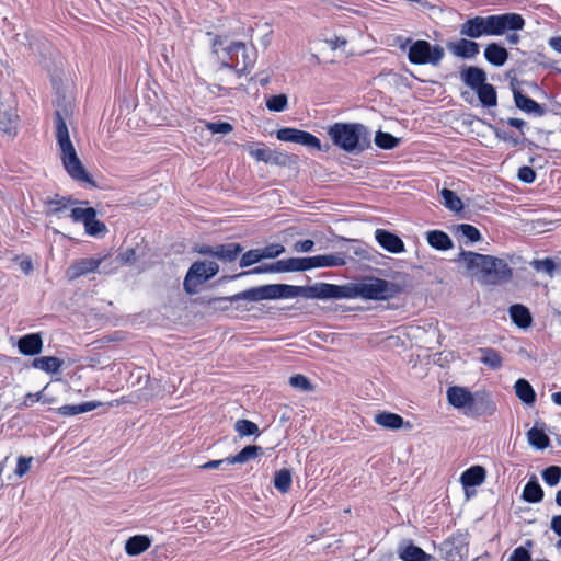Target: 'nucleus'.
Masks as SVG:
<instances>
[{
    "label": "nucleus",
    "mask_w": 561,
    "mask_h": 561,
    "mask_svg": "<svg viewBox=\"0 0 561 561\" xmlns=\"http://www.w3.org/2000/svg\"><path fill=\"white\" fill-rule=\"evenodd\" d=\"M213 49L221 61V67L217 71V79L220 82L230 83L227 77L239 78L254 64L253 54L241 42L215 41Z\"/></svg>",
    "instance_id": "nucleus-1"
},
{
    "label": "nucleus",
    "mask_w": 561,
    "mask_h": 561,
    "mask_svg": "<svg viewBox=\"0 0 561 561\" xmlns=\"http://www.w3.org/2000/svg\"><path fill=\"white\" fill-rule=\"evenodd\" d=\"M56 140L59 158L67 174L76 181L90 182V176L80 161L76 148L70 139L69 130L61 112L56 111Z\"/></svg>",
    "instance_id": "nucleus-2"
},
{
    "label": "nucleus",
    "mask_w": 561,
    "mask_h": 561,
    "mask_svg": "<svg viewBox=\"0 0 561 561\" xmlns=\"http://www.w3.org/2000/svg\"><path fill=\"white\" fill-rule=\"evenodd\" d=\"M328 134L332 142L346 152L363 150L367 131L362 124L335 123L329 127Z\"/></svg>",
    "instance_id": "nucleus-3"
},
{
    "label": "nucleus",
    "mask_w": 561,
    "mask_h": 561,
    "mask_svg": "<svg viewBox=\"0 0 561 561\" xmlns=\"http://www.w3.org/2000/svg\"><path fill=\"white\" fill-rule=\"evenodd\" d=\"M396 286L385 279L368 277L357 283L348 284V299L386 300L393 297Z\"/></svg>",
    "instance_id": "nucleus-4"
},
{
    "label": "nucleus",
    "mask_w": 561,
    "mask_h": 561,
    "mask_svg": "<svg viewBox=\"0 0 561 561\" xmlns=\"http://www.w3.org/2000/svg\"><path fill=\"white\" fill-rule=\"evenodd\" d=\"M408 46V58L411 64L414 65H432L437 66L445 56L444 48L439 45H431L427 41L407 39L405 45Z\"/></svg>",
    "instance_id": "nucleus-5"
},
{
    "label": "nucleus",
    "mask_w": 561,
    "mask_h": 561,
    "mask_svg": "<svg viewBox=\"0 0 561 561\" xmlns=\"http://www.w3.org/2000/svg\"><path fill=\"white\" fill-rule=\"evenodd\" d=\"M218 264L213 261L195 262L184 279V288L188 294L197 291L199 285L218 273Z\"/></svg>",
    "instance_id": "nucleus-6"
},
{
    "label": "nucleus",
    "mask_w": 561,
    "mask_h": 561,
    "mask_svg": "<svg viewBox=\"0 0 561 561\" xmlns=\"http://www.w3.org/2000/svg\"><path fill=\"white\" fill-rule=\"evenodd\" d=\"M348 284L317 283L306 286V299H348Z\"/></svg>",
    "instance_id": "nucleus-7"
},
{
    "label": "nucleus",
    "mask_w": 561,
    "mask_h": 561,
    "mask_svg": "<svg viewBox=\"0 0 561 561\" xmlns=\"http://www.w3.org/2000/svg\"><path fill=\"white\" fill-rule=\"evenodd\" d=\"M457 262L472 276L483 280L491 255L480 254L471 251H461Z\"/></svg>",
    "instance_id": "nucleus-8"
},
{
    "label": "nucleus",
    "mask_w": 561,
    "mask_h": 561,
    "mask_svg": "<svg viewBox=\"0 0 561 561\" xmlns=\"http://www.w3.org/2000/svg\"><path fill=\"white\" fill-rule=\"evenodd\" d=\"M492 36H501L510 31H519L525 26V20L518 13L490 15Z\"/></svg>",
    "instance_id": "nucleus-9"
},
{
    "label": "nucleus",
    "mask_w": 561,
    "mask_h": 561,
    "mask_svg": "<svg viewBox=\"0 0 561 561\" xmlns=\"http://www.w3.org/2000/svg\"><path fill=\"white\" fill-rule=\"evenodd\" d=\"M491 18L474 16L469 19L460 26V34L470 38H479L481 36H492Z\"/></svg>",
    "instance_id": "nucleus-10"
},
{
    "label": "nucleus",
    "mask_w": 561,
    "mask_h": 561,
    "mask_svg": "<svg viewBox=\"0 0 561 561\" xmlns=\"http://www.w3.org/2000/svg\"><path fill=\"white\" fill-rule=\"evenodd\" d=\"M511 275L512 270L508 264L504 260L491 255V262L488 264L482 282L496 284L508 279Z\"/></svg>",
    "instance_id": "nucleus-11"
},
{
    "label": "nucleus",
    "mask_w": 561,
    "mask_h": 561,
    "mask_svg": "<svg viewBox=\"0 0 561 561\" xmlns=\"http://www.w3.org/2000/svg\"><path fill=\"white\" fill-rule=\"evenodd\" d=\"M19 116L15 106L9 103H0V131L14 137L18 134Z\"/></svg>",
    "instance_id": "nucleus-12"
},
{
    "label": "nucleus",
    "mask_w": 561,
    "mask_h": 561,
    "mask_svg": "<svg viewBox=\"0 0 561 561\" xmlns=\"http://www.w3.org/2000/svg\"><path fill=\"white\" fill-rule=\"evenodd\" d=\"M375 239L377 243L389 253L400 254L405 251L402 239L388 230L377 229L375 231Z\"/></svg>",
    "instance_id": "nucleus-13"
},
{
    "label": "nucleus",
    "mask_w": 561,
    "mask_h": 561,
    "mask_svg": "<svg viewBox=\"0 0 561 561\" xmlns=\"http://www.w3.org/2000/svg\"><path fill=\"white\" fill-rule=\"evenodd\" d=\"M103 259L102 257H85L73 262L66 271V275L69 279H76L80 276L88 275L95 272Z\"/></svg>",
    "instance_id": "nucleus-14"
},
{
    "label": "nucleus",
    "mask_w": 561,
    "mask_h": 561,
    "mask_svg": "<svg viewBox=\"0 0 561 561\" xmlns=\"http://www.w3.org/2000/svg\"><path fill=\"white\" fill-rule=\"evenodd\" d=\"M243 149L256 161L271 164H280L284 161L282 153L260 145L247 144L243 145Z\"/></svg>",
    "instance_id": "nucleus-15"
},
{
    "label": "nucleus",
    "mask_w": 561,
    "mask_h": 561,
    "mask_svg": "<svg viewBox=\"0 0 561 561\" xmlns=\"http://www.w3.org/2000/svg\"><path fill=\"white\" fill-rule=\"evenodd\" d=\"M448 402L457 409L471 410L474 399L470 391L462 387H450L447 390Z\"/></svg>",
    "instance_id": "nucleus-16"
},
{
    "label": "nucleus",
    "mask_w": 561,
    "mask_h": 561,
    "mask_svg": "<svg viewBox=\"0 0 561 561\" xmlns=\"http://www.w3.org/2000/svg\"><path fill=\"white\" fill-rule=\"evenodd\" d=\"M447 48L454 56L463 59L473 58L479 54V44L466 38L448 43Z\"/></svg>",
    "instance_id": "nucleus-17"
},
{
    "label": "nucleus",
    "mask_w": 561,
    "mask_h": 561,
    "mask_svg": "<svg viewBox=\"0 0 561 561\" xmlns=\"http://www.w3.org/2000/svg\"><path fill=\"white\" fill-rule=\"evenodd\" d=\"M486 472L481 466H473L461 473L460 482L468 494L469 488L481 485L485 480Z\"/></svg>",
    "instance_id": "nucleus-18"
},
{
    "label": "nucleus",
    "mask_w": 561,
    "mask_h": 561,
    "mask_svg": "<svg viewBox=\"0 0 561 561\" xmlns=\"http://www.w3.org/2000/svg\"><path fill=\"white\" fill-rule=\"evenodd\" d=\"M18 347L20 353L24 355H37L42 352L43 341L37 333L26 334L19 340Z\"/></svg>",
    "instance_id": "nucleus-19"
},
{
    "label": "nucleus",
    "mask_w": 561,
    "mask_h": 561,
    "mask_svg": "<svg viewBox=\"0 0 561 561\" xmlns=\"http://www.w3.org/2000/svg\"><path fill=\"white\" fill-rule=\"evenodd\" d=\"M398 553L402 561H431L432 559L424 550L410 542L400 545Z\"/></svg>",
    "instance_id": "nucleus-20"
},
{
    "label": "nucleus",
    "mask_w": 561,
    "mask_h": 561,
    "mask_svg": "<svg viewBox=\"0 0 561 561\" xmlns=\"http://www.w3.org/2000/svg\"><path fill=\"white\" fill-rule=\"evenodd\" d=\"M374 421L379 426L388 430H399L404 427V425L409 428L411 427L410 424L405 423L399 414L390 412H380L376 414Z\"/></svg>",
    "instance_id": "nucleus-21"
},
{
    "label": "nucleus",
    "mask_w": 561,
    "mask_h": 561,
    "mask_svg": "<svg viewBox=\"0 0 561 561\" xmlns=\"http://www.w3.org/2000/svg\"><path fill=\"white\" fill-rule=\"evenodd\" d=\"M273 270L278 273L298 272L309 270V257H290L275 262Z\"/></svg>",
    "instance_id": "nucleus-22"
},
{
    "label": "nucleus",
    "mask_w": 561,
    "mask_h": 561,
    "mask_svg": "<svg viewBox=\"0 0 561 561\" xmlns=\"http://www.w3.org/2000/svg\"><path fill=\"white\" fill-rule=\"evenodd\" d=\"M346 264L341 254H323L309 257V270L318 267L343 266Z\"/></svg>",
    "instance_id": "nucleus-23"
},
{
    "label": "nucleus",
    "mask_w": 561,
    "mask_h": 561,
    "mask_svg": "<svg viewBox=\"0 0 561 561\" xmlns=\"http://www.w3.org/2000/svg\"><path fill=\"white\" fill-rule=\"evenodd\" d=\"M151 545V539L146 535H135L125 543V551L128 556H138L145 552Z\"/></svg>",
    "instance_id": "nucleus-24"
},
{
    "label": "nucleus",
    "mask_w": 561,
    "mask_h": 561,
    "mask_svg": "<svg viewBox=\"0 0 561 561\" xmlns=\"http://www.w3.org/2000/svg\"><path fill=\"white\" fill-rule=\"evenodd\" d=\"M484 57L493 66L501 67L506 62L508 53L504 47L492 43L485 47Z\"/></svg>",
    "instance_id": "nucleus-25"
},
{
    "label": "nucleus",
    "mask_w": 561,
    "mask_h": 561,
    "mask_svg": "<svg viewBox=\"0 0 561 561\" xmlns=\"http://www.w3.org/2000/svg\"><path fill=\"white\" fill-rule=\"evenodd\" d=\"M64 365V360L55 356L37 357L33 360L32 366L47 374H56Z\"/></svg>",
    "instance_id": "nucleus-26"
},
{
    "label": "nucleus",
    "mask_w": 561,
    "mask_h": 561,
    "mask_svg": "<svg viewBox=\"0 0 561 561\" xmlns=\"http://www.w3.org/2000/svg\"><path fill=\"white\" fill-rule=\"evenodd\" d=\"M103 403L99 401H90L84 402L81 404H66L57 409L58 414L62 416H72L80 413L90 412L99 407H101Z\"/></svg>",
    "instance_id": "nucleus-27"
},
{
    "label": "nucleus",
    "mask_w": 561,
    "mask_h": 561,
    "mask_svg": "<svg viewBox=\"0 0 561 561\" xmlns=\"http://www.w3.org/2000/svg\"><path fill=\"white\" fill-rule=\"evenodd\" d=\"M515 394L527 405H531L536 401V393L531 385L523 378H519L514 385Z\"/></svg>",
    "instance_id": "nucleus-28"
},
{
    "label": "nucleus",
    "mask_w": 561,
    "mask_h": 561,
    "mask_svg": "<svg viewBox=\"0 0 561 561\" xmlns=\"http://www.w3.org/2000/svg\"><path fill=\"white\" fill-rule=\"evenodd\" d=\"M512 321L520 329H527L531 324V316L529 310L523 305H513L510 308Z\"/></svg>",
    "instance_id": "nucleus-29"
},
{
    "label": "nucleus",
    "mask_w": 561,
    "mask_h": 561,
    "mask_svg": "<svg viewBox=\"0 0 561 561\" xmlns=\"http://www.w3.org/2000/svg\"><path fill=\"white\" fill-rule=\"evenodd\" d=\"M514 101L515 105L524 111L525 113H535V114H541V107L540 105L534 101L533 99L528 98L527 95H524L520 91L514 89Z\"/></svg>",
    "instance_id": "nucleus-30"
},
{
    "label": "nucleus",
    "mask_w": 561,
    "mask_h": 561,
    "mask_svg": "<svg viewBox=\"0 0 561 561\" xmlns=\"http://www.w3.org/2000/svg\"><path fill=\"white\" fill-rule=\"evenodd\" d=\"M427 242L434 249L445 251L453 247V241L449 236L439 230H432L427 232Z\"/></svg>",
    "instance_id": "nucleus-31"
},
{
    "label": "nucleus",
    "mask_w": 561,
    "mask_h": 561,
    "mask_svg": "<svg viewBox=\"0 0 561 561\" xmlns=\"http://www.w3.org/2000/svg\"><path fill=\"white\" fill-rule=\"evenodd\" d=\"M242 251V248L237 243L221 244L215 247L214 256L219 260L231 262Z\"/></svg>",
    "instance_id": "nucleus-32"
},
{
    "label": "nucleus",
    "mask_w": 561,
    "mask_h": 561,
    "mask_svg": "<svg viewBox=\"0 0 561 561\" xmlns=\"http://www.w3.org/2000/svg\"><path fill=\"white\" fill-rule=\"evenodd\" d=\"M528 443L537 448L545 449L549 445V437L546 435L543 427L534 426L527 433Z\"/></svg>",
    "instance_id": "nucleus-33"
},
{
    "label": "nucleus",
    "mask_w": 561,
    "mask_h": 561,
    "mask_svg": "<svg viewBox=\"0 0 561 561\" xmlns=\"http://www.w3.org/2000/svg\"><path fill=\"white\" fill-rule=\"evenodd\" d=\"M462 79L468 85L476 90L485 83V73L479 68L469 67L462 72Z\"/></svg>",
    "instance_id": "nucleus-34"
},
{
    "label": "nucleus",
    "mask_w": 561,
    "mask_h": 561,
    "mask_svg": "<svg viewBox=\"0 0 561 561\" xmlns=\"http://www.w3.org/2000/svg\"><path fill=\"white\" fill-rule=\"evenodd\" d=\"M306 298V286L278 284V299Z\"/></svg>",
    "instance_id": "nucleus-35"
},
{
    "label": "nucleus",
    "mask_w": 561,
    "mask_h": 561,
    "mask_svg": "<svg viewBox=\"0 0 561 561\" xmlns=\"http://www.w3.org/2000/svg\"><path fill=\"white\" fill-rule=\"evenodd\" d=\"M479 100L484 106H495L496 105V92L495 89L489 84L483 83L478 89H476Z\"/></svg>",
    "instance_id": "nucleus-36"
},
{
    "label": "nucleus",
    "mask_w": 561,
    "mask_h": 561,
    "mask_svg": "<svg viewBox=\"0 0 561 561\" xmlns=\"http://www.w3.org/2000/svg\"><path fill=\"white\" fill-rule=\"evenodd\" d=\"M261 448L257 446H247L240 453L232 457L227 458V463H244L255 458L260 453Z\"/></svg>",
    "instance_id": "nucleus-37"
},
{
    "label": "nucleus",
    "mask_w": 561,
    "mask_h": 561,
    "mask_svg": "<svg viewBox=\"0 0 561 561\" xmlns=\"http://www.w3.org/2000/svg\"><path fill=\"white\" fill-rule=\"evenodd\" d=\"M84 229L87 234L92 237H102L107 231L106 226L96 219V211L85 221Z\"/></svg>",
    "instance_id": "nucleus-38"
},
{
    "label": "nucleus",
    "mask_w": 561,
    "mask_h": 561,
    "mask_svg": "<svg viewBox=\"0 0 561 561\" xmlns=\"http://www.w3.org/2000/svg\"><path fill=\"white\" fill-rule=\"evenodd\" d=\"M443 204L453 211H460L463 208L461 199L450 190L443 188L440 191Z\"/></svg>",
    "instance_id": "nucleus-39"
},
{
    "label": "nucleus",
    "mask_w": 561,
    "mask_h": 561,
    "mask_svg": "<svg viewBox=\"0 0 561 561\" xmlns=\"http://www.w3.org/2000/svg\"><path fill=\"white\" fill-rule=\"evenodd\" d=\"M542 496H543V492L538 482L529 481L525 485L524 491H523V497L527 502L537 503V502L541 501Z\"/></svg>",
    "instance_id": "nucleus-40"
},
{
    "label": "nucleus",
    "mask_w": 561,
    "mask_h": 561,
    "mask_svg": "<svg viewBox=\"0 0 561 561\" xmlns=\"http://www.w3.org/2000/svg\"><path fill=\"white\" fill-rule=\"evenodd\" d=\"M291 485V473L288 469H282L275 473L274 486L280 493H287Z\"/></svg>",
    "instance_id": "nucleus-41"
},
{
    "label": "nucleus",
    "mask_w": 561,
    "mask_h": 561,
    "mask_svg": "<svg viewBox=\"0 0 561 561\" xmlns=\"http://www.w3.org/2000/svg\"><path fill=\"white\" fill-rule=\"evenodd\" d=\"M455 232L457 236L465 238L469 242H476L481 239L480 231L471 225L461 224L455 227Z\"/></svg>",
    "instance_id": "nucleus-42"
},
{
    "label": "nucleus",
    "mask_w": 561,
    "mask_h": 561,
    "mask_svg": "<svg viewBox=\"0 0 561 561\" xmlns=\"http://www.w3.org/2000/svg\"><path fill=\"white\" fill-rule=\"evenodd\" d=\"M95 209L92 207H81V206H73L71 205L69 207V216L73 222H82L83 225L85 221L92 216L93 211Z\"/></svg>",
    "instance_id": "nucleus-43"
},
{
    "label": "nucleus",
    "mask_w": 561,
    "mask_h": 561,
    "mask_svg": "<svg viewBox=\"0 0 561 561\" xmlns=\"http://www.w3.org/2000/svg\"><path fill=\"white\" fill-rule=\"evenodd\" d=\"M482 356H481V362L493 368V369H497L501 367L502 365V358L500 356V354L492 350V348H482L480 350Z\"/></svg>",
    "instance_id": "nucleus-44"
},
{
    "label": "nucleus",
    "mask_w": 561,
    "mask_h": 561,
    "mask_svg": "<svg viewBox=\"0 0 561 561\" xmlns=\"http://www.w3.org/2000/svg\"><path fill=\"white\" fill-rule=\"evenodd\" d=\"M76 204H82V203L81 202L78 203L76 201H73V202L68 201L66 198L51 201L49 203V211L58 217H66L67 216L66 210H68L71 205H76Z\"/></svg>",
    "instance_id": "nucleus-45"
},
{
    "label": "nucleus",
    "mask_w": 561,
    "mask_h": 561,
    "mask_svg": "<svg viewBox=\"0 0 561 561\" xmlns=\"http://www.w3.org/2000/svg\"><path fill=\"white\" fill-rule=\"evenodd\" d=\"M375 144L381 149H392L398 146L399 139L391 134L378 131L375 136Z\"/></svg>",
    "instance_id": "nucleus-46"
},
{
    "label": "nucleus",
    "mask_w": 561,
    "mask_h": 561,
    "mask_svg": "<svg viewBox=\"0 0 561 561\" xmlns=\"http://www.w3.org/2000/svg\"><path fill=\"white\" fill-rule=\"evenodd\" d=\"M234 430L242 437L259 434L257 425L248 420H238L234 424Z\"/></svg>",
    "instance_id": "nucleus-47"
},
{
    "label": "nucleus",
    "mask_w": 561,
    "mask_h": 561,
    "mask_svg": "<svg viewBox=\"0 0 561 561\" xmlns=\"http://www.w3.org/2000/svg\"><path fill=\"white\" fill-rule=\"evenodd\" d=\"M287 105L288 99L285 94L273 95L266 100V107L272 112H283Z\"/></svg>",
    "instance_id": "nucleus-48"
},
{
    "label": "nucleus",
    "mask_w": 561,
    "mask_h": 561,
    "mask_svg": "<svg viewBox=\"0 0 561 561\" xmlns=\"http://www.w3.org/2000/svg\"><path fill=\"white\" fill-rule=\"evenodd\" d=\"M302 130L296 128H280L276 131V137L280 141L298 144Z\"/></svg>",
    "instance_id": "nucleus-49"
},
{
    "label": "nucleus",
    "mask_w": 561,
    "mask_h": 561,
    "mask_svg": "<svg viewBox=\"0 0 561 561\" xmlns=\"http://www.w3.org/2000/svg\"><path fill=\"white\" fill-rule=\"evenodd\" d=\"M232 299L233 300L261 301V300H263L261 286L241 291V293L234 295Z\"/></svg>",
    "instance_id": "nucleus-50"
},
{
    "label": "nucleus",
    "mask_w": 561,
    "mask_h": 561,
    "mask_svg": "<svg viewBox=\"0 0 561 561\" xmlns=\"http://www.w3.org/2000/svg\"><path fill=\"white\" fill-rule=\"evenodd\" d=\"M542 479L550 486L557 485L561 479V468L557 466L547 468L542 473Z\"/></svg>",
    "instance_id": "nucleus-51"
},
{
    "label": "nucleus",
    "mask_w": 561,
    "mask_h": 561,
    "mask_svg": "<svg viewBox=\"0 0 561 561\" xmlns=\"http://www.w3.org/2000/svg\"><path fill=\"white\" fill-rule=\"evenodd\" d=\"M262 259H263V256H262L261 249L250 250L242 255V257L240 260V266L247 267V266L253 265V264L257 263L259 261H261Z\"/></svg>",
    "instance_id": "nucleus-52"
},
{
    "label": "nucleus",
    "mask_w": 561,
    "mask_h": 561,
    "mask_svg": "<svg viewBox=\"0 0 561 561\" xmlns=\"http://www.w3.org/2000/svg\"><path fill=\"white\" fill-rule=\"evenodd\" d=\"M289 385L293 388L299 389L301 391H311L312 386L309 381V379L304 375H294L289 378Z\"/></svg>",
    "instance_id": "nucleus-53"
},
{
    "label": "nucleus",
    "mask_w": 561,
    "mask_h": 561,
    "mask_svg": "<svg viewBox=\"0 0 561 561\" xmlns=\"http://www.w3.org/2000/svg\"><path fill=\"white\" fill-rule=\"evenodd\" d=\"M298 144L309 148L321 150L320 140L312 134L305 130L301 131Z\"/></svg>",
    "instance_id": "nucleus-54"
},
{
    "label": "nucleus",
    "mask_w": 561,
    "mask_h": 561,
    "mask_svg": "<svg viewBox=\"0 0 561 561\" xmlns=\"http://www.w3.org/2000/svg\"><path fill=\"white\" fill-rule=\"evenodd\" d=\"M353 245L350 248V253L354 256H357L359 259H369L370 252L366 244L360 243L356 240H353Z\"/></svg>",
    "instance_id": "nucleus-55"
},
{
    "label": "nucleus",
    "mask_w": 561,
    "mask_h": 561,
    "mask_svg": "<svg viewBox=\"0 0 561 561\" xmlns=\"http://www.w3.org/2000/svg\"><path fill=\"white\" fill-rule=\"evenodd\" d=\"M206 128L211 131L213 134H229L233 128L232 125L226 122H218V123H206Z\"/></svg>",
    "instance_id": "nucleus-56"
},
{
    "label": "nucleus",
    "mask_w": 561,
    "mask_h": 561,
    "mask_svg": "<svg viewBox=\"0 0 561 561\" xmlns=\"http://www.w3.org/2000/svg\"><path fill=\"white\" fill-rule=\"evenodd\" d=\"M32 462H33V457H23V456L19 457L14 473L18 477L25 476L30 471Z\"/></svg>",
    "instance_id": "nucleus-57"
},
{
    "label": "nucleus",
    "mask_w": 561,
    "mask_h": 561,
    "mask_svg": "<svg viewBox=\"0 0 561 561\" xmlns=\"http://www.w3.org/2000/svg\"><path fill=\"white\" fill-rule=\"evenodd\" d=\"M285 251V248L282 244H271L261 249L263 259H274L280 255Z\"/></svg>",
    "instance_id": "nucleus-58"
},
{
    "label": "nucleus",
    "mask_w": 561,
    "mask_h": 561,
    "mask_svg": "<svg viewBox=\"0 0 561 561\" xmlns=\"http://www.w3.org/2000/svg\"><path fill=\"white\" fill-rule=\"evenodd\" d=\"M533 266L538 272H545L551 274L554 270V263L550 259L536 260L533 262Z\"/></svg>",
    "instance_id": "nucleus-59"
},
{
    "label": "nucleus",
    "mask_w": 561,
    "mask_h": 561,
    "mask_svg": "<svg viewBox=\"0 0 561 561\" xmlns=\"http://www.w3.org/2000/svg\"><path fill=\"white\" fill-rule=\"evenodd\" d=\"M263 300L278 299V284L261 286Z\"/></svg>",
    "instance_id": "nucleus-60"
},
{
    "label": "nucleus",
    "mask_w": 561,
    "mask_h": 561,
    "mask_svg": "<svg viewBox=\"0 0 561 561\" xmlns=\"http://www.w3.org/2000/svg\"><path fill=\"white\" fill-rule=\"evenodd\" d=\"M517 176L524 183H533L536 179V173L530 167H522L518 170Z\"/></svg>",
    "instance_id": "nucleus-61"
},
{
    "label": "nucleus",
    "mask_w": 561,
    "mask_h": 561,
    "mask_svg": "<svg viewBox=\"0 0 561 561\" xmlns=\"http://www.w3.org/2000/svg\"><path fill=\"white\" fill-rule=\"evenodd\" d=\"M508 561H530V556L527 549L518 547L513 551Z\"/></svg>",
    "instance_id": "nucleus-62"
},
{
    "label": "nucleus",
    "mask_w": 561,
    "mask_h": 561,
    "mask_svg": "<svg viewBox=\"0 0 561 561\" xmlns=\"http://www.w3.org/2000/svg\"><path fill=\"white\" fill-rule=\"evenodd\" d=\"M325 43L332 50L343 49L347 41L341 36H334L332 38L325 39Z\"/></svg>",
    "instance_id": "nucleus-63"
},
{
    "label": "nucleus",
    "mask_w": 561,
    "mask_h": 561,
    "mask_svg": "<svg viewBox=\"0 0 561 561\" xmlns=\"http://www.w3.org/2000/svg\"><path fill=\"white\" fill-rule=\"evenodd\" d=\"M314 243L312 240H304L297 241L294 245L295 251L297 252H310L313 248Z\"/></svg>",
    "instance_id": "nucleus-64"
}]
</instances>
